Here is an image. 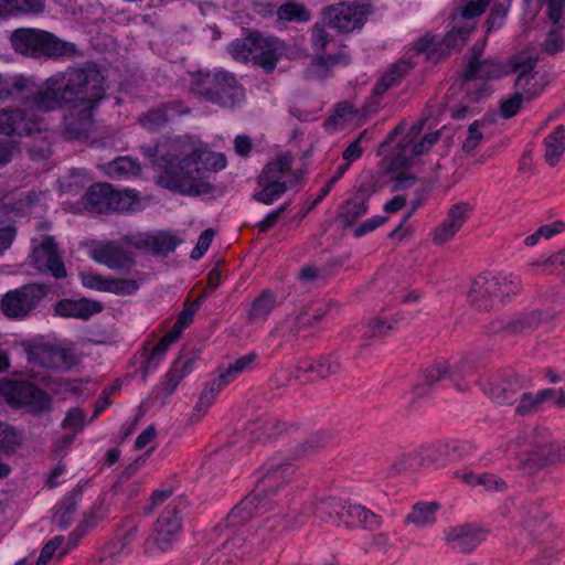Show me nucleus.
<instances>
[{"label":"nucleus","mask_w":565,"mask_h":565,"mask_svg":"<svg viewBox=\"0 0 565 565\" xmlns=\"http://www.w3.org/2000/svg\"><path fill=\"white\" fill-rule=\"evenodd\" d=\"M191 92L222 108L234 109L245 100L243 85L227 71L196 72L192 76Z\"/></svg>","instance_id":"7ed1b4c3"},{"label":"nucleus","mask_w":565,"mask_h":565,"mask_svg":"<svg viewBox=\"0 0 565 565\" xmlns=\"http://www.w3.org/2000/svg\"><path fill=\"white\" fill-rule=\"evenodd\" d=\"M462 480L469 484H480L487 490L504 491L507 489V483L503 480L487 473L479 477L473 473H465Z\"/></svg>","instance_id":"8fccbe9b"},{"label":"nucleus","mask_w":565,"mask_h":565,"mask_svg":"<svg viewBox=\"0 0 565 565\" xmlns=\"http://www.w3.org/2000/svg\"><path fill=\"white\" fill-rule=\"evenodd\" d=\"M168 120L167 110L164 108L151 109L140 116V124L148 129H157Z\"/></svg>","instance_id":"052dcab7"},{"label":"nucleus","mask_w":565,"mask_h":565,"mask_svg":"<svg viewBox=\"0 0 565 565\" xmlns=\"http://www.w3.org/2000/svg\"><path fill=\"white\" fill-rule=\"evenodd\" d=\"M39 122L26 117L20 108L0 109V134L9 137L29 136L39 131Z\"/></svg>","instance_id":"dca6fc26"},{"label":"nucleus","mask_w":565,"mask_h":565,"mask_svg":"<svg viewBox=\"0 0 565 565\" xmlns=\"http://www.w3.org/2000/svg\"><path fill=\"white\" fill-rule=\"evenodd\" d=\"M277 306V295L270 289H264L250 303L247 311V322H266Z\"/></svg>","instance_id":"a878e982"},{"label":"nucleus","mask_w":565,"mask_h":565,"mask_svg":"<svg viewBox=\"0 0 565 565\" xmlns=\"http://www.w3.org/2000/svg\"><path fill=\"white\" fill-rule=\"evenodd\" d=\"M563 25H554L547 32L541 47L548 55H555L564 50L565 41L562 35Z\"/></svg>","instance_id":"a18cd8bd"},{"label":"nucleus","mask_w":565,"mask_h":565,"mask_svg":"<svg viewBox=\"0 0 565 565\" xmlns=\"http://www.w3.org/2000/svg\"><path fill=\"white\" fill-rule=\"evenodd\" d=\"M62 99L66 100L71 109L78 107L95 108L105 96L104 76L95 64L84 67L68 68L56 73Z\"/></svg>","instance_id":"f03ea898"},{"label":"nucleus","mask_w":565,"mask_h":565,"mask_svg":"<svg viewBox=\"0 0 565 565\" xmlns=\"http://www.w3.org/2000/svg\"><path fill=\"white\" fill-rule=\"evenodd\" d=\"M350 57L343 52L329 55H316L312 60V65L317 67V76L323 78L328 75V70L337 64L348 65Z\"/></svg>","instance_id":"a19ab883"},{"label":"nucleus","mask_w":565,"mask_h":565,"mask_svg":"<svg viewBox=\"0 0 565 565\" xmlns=\"http://www.w3.org/2000/svg\"><path fill=\"white\" fill-rule=\"evenodd\" d=\"M264 491L255 490L242 499L227 514L226 526L235 527L246 524L252 520L258 510L265 508Z\"/></svg>","instance_id":"6ab92c4d"},{"label":"nucleus","mask_w":565,"mask_h":565,"mask_svg":"<svg viewBox=\"0 0 565 565\" xmlns=\"http://www.w3.org/2000/svg\"><path fill=\"white\" fill-rule=\"evenodd\" d=\"M94 108L78 107L72 109L64 118V134L70 140L86 136L90 126Z\"/></svg>","instance_id":"393cba45"},{"label":"nucleus","mask_w":565,"mask_h":565,"mask_svg":"<svg viewBox=\"0 0 565 565\" xmlns=\"http://www.w3.org/2000/svg\"><path fill=\"white\" fill-rule=\"evenodd\" d=\"M49 290L50 288L42 284H28L11 290L2 298V311L10 318H23L39 306Z\"/></svg>","instance_id":"9b49d317"},{"label":"nucleus","mask_w":565,"mask_h":565,"mask_svg":"<svg viewBox=\"0 0 565 565\" xmlns=\"http://www.w3.org/2000/svg\"><path fill=\"white\" fill-rule=\"evenodd\" d=\"M481 126H483V122L479 120H475L471 125H469L467 129V137L461 146V149L465 152L473 151L482 140L483 135L481 131Z\"/></svg>","instance_id":"bf43d9fd"},{"label":"nucleus","mask_w":565,"mask_h":565,"mask_svg":"<svg viewBox=\"0 0 565 565\" xmlns=\"http://www.w3.org/2000/svg\"><path fill=\"white\" fill-rule=\"evenodd\" d=\"M450 374V363L447 360H440L428 366L424 371V380L428 385H435Z\"/></svg>","instance_id":"6e6d98bb"},{"label":"nucleus","mask_w":565,"mask_h":565,"mask_svg":"<svg viewBox=\"0 0 565 565\" xmlns=\"http://www.w3.org/2000/svg\"><path fill=\"white\" fill-rule=\"evenodd\" d=\"M90 257L109 269L128 274L135 265L134 256L115 242L99 244L92 248Z\"/></svg>","instance_id":"4468645a"},{"label":"nucleus","mask_w":565,"mask_h":565,"mask_svg":"<svg viewBox=\"0 0 565 565\" xmlns=\"http://www.w3.org/2000/svg\"><path fill=\"white\" fill-rule=\"evenodd\" d=\"M103 305L99 301L89 299H63L55 306L56 315L66 318H77L82 320L89 319L93 315L99 313Z\"/></svg>","instance_id":"412c9836"},{"label":"nucleus","mask_w":565,"mask_h":565,"mask_svg":"<svg viewBox=\"0 0 565 565\" xmlns=\"http://www.w3.org/2000/svg\"><path fill=\"white\" fill-rule=\"evenodd\" d=\"M85 414L81 408H71L66 417L64 418L62 426L63 428H74L75 431L82 430L84 426Z\"/></svg>","instance_id":"774afa93"},{"label":"nucleus","mask_w":565,"mask_h":565,"mask_svg":"<svg viewBox=\"0 0 565 565\" xmlns=\"http://www.w3.org/2000/svg\"><path fill=\"white\" fill-rule=\"evenodd\" d=\"M263 36L257 32H250L247 36L234 40L230 46L228 52L236 61H253V55L259 47Z\"/></svg>","instance_id":"c85d7f7f"},{"label":"nucleus","mask_w":565,"mask_h":565,"mask_svg":"<svg viewBox=\"0 0 565 565\" xmlns=\"http://www.w3.org/2000/svg\"><path fill=\"white\" fill-rule=\"evenodd\" d=\"M140 170V166L130 157H118L106 166L109 177L137 175Z\"/></svg>","instance_id":"e433bc0d"},{"label":"nucleus","mask_w":565,"mask_h":565,"mask_svg":"<svg viewBox=\"0 0 565 565\" xmlns=\"http://www.w3.org/2000/svg\"><path fill=\"white\" fill-rule=\"evenodd\" d=\"M565 151V127L559 125L545 138V160L551 166H556Z\"/></svg>","instance_id":"c756f323"},{"label":"nucleus","mask_w":565,"mask_h":565,"mask_svg":"<svg viewBox=\"0 0 565 565\" xmlns=\"http://www.w3.org/2000/svg\"><path fill=\"white\" fill-rule=\"evenodd\" d=\"M523 99L520 95L514 93L509 98L504 99L500 104V113L504 118H511L515 116L521 108Z\"/></svg>","instance_id":"0e129e2a"},{"label":"nucleus","mask_w":565,"mask_h":565,"mask_svg":"<svg viewBox=\"0 0 565 565\" xmlns=\"http://www.w3.org/2000/svg\"><path fill=\"white\" fill-rule=\"evenodd\" d=\"M262 190L254 194V199L264 204H271L278 200L289 188L288 183H270L258 179Z\"/></svg>","instance_id":"c9c22d12"},{"label":"nucleus","mask_w":565,"mask_h":565,"mask_svg":"<svg viewBox=\"0 0 565 565\" xmlns=\"http://www.w3.org/2000/svg\"><path fill=\"white\" fill-rule=\"evenodd\" d=\"M0 393L13 407L26 406L33 412H41L49 409L51 405L50 396L26 381H2L0 382Z\"/></svg>","instance_id":"9d476101"},{"label":"nucleus","mask_w":565,"mask_h":565,"mask_svg":"<svg viewBox=\"0 0 565 565\" xmlns=\"http://www.w3.org/2000/svg\"><path fill=\"white\" fill-rule=\"evenodd\" d=\"M343 505L341 500L334 497L322 498L316 503L315 513L322 521H329L339 516Z\"/></svg>","instance_id":"37998d69"},{"label":"nucleus","mask_w":565,"mask_h":565,"mask_svg":"<svg viewBox=\"0 0 565 565\" xmlns=\"http://www.w3.org/2000/svg\"><path fill=\"white\" fill-rule=\"evenodd\" d=\"M340 370V361L333 355H323L321 356L316 364H311L307 371H311L317 373L321 379H326L335 374Z\"/></svg>","instance_id":"de8ad7c7"},{"label":"nucleus","mask_w":565,"mask_h":565,"mask_svg":"<svg viewBox=\"0 0 565 565\" xmlns=\"http://www.w3.org/2000/svg\"><path fill=\"white\" fill-rule=\"evenodd\" d=\"M198 358L199 354H193L191 356L181 354L173 361L170 370L164 376V383L161 388V393L164 398L171 396L175 392L180 382L190 374L191 365Z\"/></svg>","instance_id":"5701e85b"},{"label":"nucleus","mask_w":565,"mask_h":565,"mask_svg":"<svg viewBox=\"0 0 565 565\" xmlns=\"http://www.w3.org/2000/svg\"><path fill=\"white\" fill-rule=\"evenodd\" d=\"M260 429L267 438L271 439L281 436L294 437L298 433L299 427L296 424H288L281 420H271L262 424Z\"/></svg>","instance_id":"c03bdc74"},{"label":"nucleus","mask_w":565,"mask_h":565,"mask_svg":"<svg viewBox=\"0 0 565 565\" xmlns=\"http://www.w3.org/2000/svg\"><path fill=\"white\" fill-rule=\"evenodd\" d=\"M63 90H60V82L55 75L44 81L41 85L28 79V87L23 88L21 102L31 108L51 111L62 106H67L62 99Z\"/></svg>","instance_id":"f8f14e48"},{"label":"nucleus","mask_w":565,"mask_h":565,"mask_svg":"<svg viewBox=\"0 0 565 565\" xmlns=\"http://www.w3.org/2000/svg\"><path fill=\"white\" fill-rule=\"evenodd\" d=\"M257 52L253 55L254 65L271 73L282 55V43L278 39L263 38Z\"/></svg>","instance_id":"b1692460"},{"label":"nucleus","mask_w":565,"mask_h":565,"mask_svg":"<svg viewBox=\"0 0 565 565\" xmlns=\"http://www.w3.org/2000/svg\"><path fill=\"white\" fill-rule=\"evenodd\" d=\"M213 237L214 231L212 228L203 231L199 237L196 246L191 252V258L194 260L200 259L209 249Z\"/></svg>","instance_id":"338daca9"},{"label":"nucleus","mask_w":565,"mask_h":565,"mask_svg":"<svg viewBox=\"0 0 565 565\" xmlns=\"http://www.w3.org/2000/svg\"><path fill=\"white\" fill-rule=\"evenodd\" d=\"M374 192L375 188L372 183H362L354 196L341 205L337 221L341 222L344 228L352 226L367 212V201Z\"/></svg>","instance_id":"f3484780"},{"label":"nucleus","mask_w":565,"mask_h":565,"mask_svg":"<svg viewBox=\"0 0 565 565\" xmlns=\"http://www.w3.org/2000/svg\"><path fill=\"white\" fill-rule=\"evenodd\" d=\"M294 158L290 153H280L273 161L268 162L259 174L258 179L270 183H288L282 181L284 175L291 169Z\"/></svg>","instance_id":"cd10ccee"},{"label":"nucleus","mask_w":565,"mask_h":565,"mask_svg":"<svg viewBox=\"0 0 565 565\" xmlns=\"http://www.w3.org/2000/svg\"><path fill=\"white\" fill-rule=\"evenodd\" d=\"M138 289L139 284L137 280L128 278L108 279L106 285V292H111L119 296L132 295Z\"/></svg>","instance_id":"864d4df0"},{"label":"nucleus","mask_w":565,"mask_h":565,"mask_svg":"<svg viewBox=\"0 0 565 565\" xmlns=\"http://www.w3.org/2000/svg\"><path fill=\"white\" fill-rule=\"evenodd\" d=\"M327 439L328 435L324 431H313L294 447L292 455L295 458H301L315 454L323 447Z\"/></svg>","instance_id":"72a5a7b5"},{"label":"nucleus","mask_w":565,"mask_h":565,"mask_svg":"<svg viewBox=\"0 0 565 565\" xmlns=\"http://www.w3.org/2000/svg\"><path fill=\"white\" fill-rule=\"evenodd\" d=\"M533 329L529 313L516 319L510 320L504 324V333L509 335H519L526 330Z\"/></svg>","instance_id":"e2e57ef3"},{"label":"nucleus","mask_w":565,"mask_h":565,"mask_svg":"<svg viewBox=\"0 0 565 565\" xmlns=\"http://www.w3.org/2000/svg\"><path fill=\"white\" fill-rule=\"evenodd\" d=\"M215 396L212 395L207 390L203 388L201 392L199 399L193 407L190 417L189 423L190 424H196L199 423L207 413L209 408L213 405L215 402Z\"/></svg>","instance_id":"5fc2aeb1"},{"label":"nucleus","mask_w":565,"mask_h":565,"mask_svg":"<svg viewBox=\"0 0 565 565\" xmlns=\"http://www.w3.org/2000/svg\"><path fill=\"white\" fill-rule=\"evenodd\" d=\"M461 86L462 89L466 92L465 102L468 104H477L480 103L483 98L488 97L490 94L489 86L483 83H471V82H463L461 78Z\"/></svg>","instance_id":"3c124183"},{"label":"nucleus","mask_w":565,"mask_h":565,"mask_svg":"<svg viewBox=\"0 0 565 565\" xmlns=\"http://www.w3.org/2000/svg\"><path fill=\"white\" fill-rule=\"evenodd\" d=\"M28 87V78L23 76L6 77L0 74V99L4 100L12 96L21 100L23 88Z\"/></svg>","instance_id":"58836bf2"},{"label":"nucleus","mask_w":565,"mask_h":565,"mask_svg":"<svg viewBox=\"0 0 565 565\" xmlns=\"http://www.w3.org/2000/svg\"><path fill=\"white\" fill-rule=\"evenodd\" d=\"M178 534H179L178 531H170V530H166V529L154 527L153 529L154 544L160 551L167 552L171 548V545Z\"/></svg>","instance_id":"680f3d73"},{"label":"nucleus","mask_w":565,"mask_h":565,"mask_svg":"<svg viewBox=\"0 0 565 565\" xmlns=\"http://www.w3.org/2000/svg\"><path fill=\"white\" fill-rule=\"evenodd\" d=\"M139 201L136 190L117 191L108 183H94L83 196L84 206L98 213L135 211Z\"/></svg>","instance_id":"0eeeda50"},{"label":"nucleus","mask_w":565,"mask_h":565,"mask_svg":"<svg viewBox=\"0 0 565 565\" xmlns=\"http://www.w3.org/2000/svg\"><path fill=\"white\" fill-rule=\"evenodd\" d=\"M277 15L280 20L305 22L310 19L309 11L299 3L289 2L279 7Z\"/></svg>","instance_id":"09e8293b"},{"label":"nucleus","mask_w":565,"mask_h":565,"mask_svg":"<svg viewBox=\"0 0 565 565\" xmlns=\"http://www.w3.org/2000/svg\"><path fill=\"white\" fill-rule=\"evenodd\" d=\"M471 206L467 202H460L451 205L447 211V216L443 224L459 232L467 221Z\"/></svg>","instance_id":"79ce46f5"},{"label":"nucleus","mask_w":565,"mask_h":565,"mask_svg":"<svg viewBox=\"0 0 565 565\" xmlns=\"http://www.w3.org/2000/svg\"><path fill=\"white\" fill-rule=\"evenodd\" d=\"M11 45L17 53L30 57H63L75 52V45L60 40L51 32L40 29H17L10 36Z\"/></svg>","instance_id":"20e7f679"},{"label":"nucleus","mask_w":565,"mask_h":565,"mask_svg":"<svg viewBox=\"0 0 565 565\" xmlns=\"http://www.w3.org/2000/svg\"><path fill=\"white\" fill-rule=\"evenodd\" d=\"M356 111L350 103L343 102L337 105L334 113L326 121L328 128H335L339 125H343L348 121L349 117L354 115Z\"/></svg>","instance_id":"4d7b16f0"},{"label":"nucleus","mask_w":565,"mask_h":565,"mask_svg":"<svg viewBox=\"0 0 565 565\" xmlns=\"http://www.w3.org/2000/svg\"><path fill=\"white\" fill-rule=\"evenodd\" d=\"M486 531L470 524L451 527L446 536V543L457 542L463 552H472L486 537Z\"/></svg>","instance_id":"4be33fe9"},{"label":"nucleus","mask_w":565,"mask_h":565,"mask_svg":"<svg viewBox=\"0 0 565 565\" xmlns=\"http://www.w3.org/2000/svg\"><path fill=\"white\" fill-rule=\"evenodd\" d=\"M411 163L409 156L404 151L396 150L391 158L387 160L386 171L388 173L401 172L403 169L408 167Z\"/></svg>","instance_id":"69168bd1"},{"label":"nucleus","mask_w":565,"mask_h":565,"mask_svg":"<svg viewBox=\"0 0 565 565\" xmlns=\"http://www.w3.org/2000/svg\"><path fill=\"white\" fill-rule=\"evenodd\" d=\"M565 457V445L557 441L546 429L533 431L531 449L519 459V467L526 473H535L559 463Z\"/></svg>","instance_id":"423d86ee"},{"label":"nucleus","mask_w":565,"mask_h":565,"mask_svg":"<svg viewBox=\"0 0 565 565\" xmlns=\"http://www.w3.org/2000/svg\"><path fill=\"white\" fill-rule=\"evenodd\" d=\"M96 524L97 518L95 513L85 515L77 527L70 534L66 550L62 553V555L67 553L70 548L76 546L78 541Z\"/></svg>","instance_id":"603ef678"},{"label":"nucleus","mask_w":565,"mask_h":565,"mask_svg":"<svg viewBox=\"0 0 565 565\" xmlns=\"http://www.w3.org/2000/svg\"><path fill=\"white\" fill-rule=\"evenodd\" d=\"M164 174L160 175L159 183L167 189L183 194L199 195L210 192L212 186L205 181L209 174L222 170L226 164L223 153L207 150L201 142L192 143L189 151L178 162L161 159Z\"/></svg>","instance_id":"f257e3e1"},{"label":"nucleus","mask_w":565,"mask_h":565,"mask_svg":"<svg viewBox=\"0 0 565 565\" xmlns=\"http://www.w3.org/2000/svg\"><path fill=\"white\" fill-rule=\"evenodd\" d=\"M331 42L326 28L316 23L311 30V44L316 55H321L326 51L328 44Z\"/></svg>","instance_id":"13d9d810"},{"label":"nucleus","mask_w":565,"mask_h":565,"mask_svg":"<svg viewBox=\"0 0 565 565\" xmlns=\"http://www.w3.org/2000/svg\"><path fill=\"white\" fill-rule=\"evenodd\" d=\"M518 284L508 276L482 274L476 277L467 297L470 306L479 312H489L504 297L515 294Z\"/></svg>","instance_id":"39448f33"},{"label":"nucleus","mask_w":565,"mask_h":565,"mask_svg":"<svg viewBox=\"0 0 565 565\" xmlns=\"http://www.w3.org/2000/svg\"><path fill=\"white\" fill-rule=\"evenodd\" d=\"M124 242L138 249L152 252L154 255H167L173 252L180 241L172 234L159 233L157 235L139 234L137 236L126 235Z\"/></svg>","instance_id":"aec40b11"},{"label":"nucleus","mask_w":565,"mask_h":565,"mask_svg":"<svg viewBox=\"0 0 565 565\" xmlns=\"http://www.w3.org/2000/svg\"><path fill=\"white\" fill-rule=\"evenodd\" d=\"M372 12L373 8L369 0L343 1L322 9L328 25L341 33L361 29Z\"/></svg>","instance_id":"6e6552de"},{"label":"nucleus","mask_w":565,"mask_h":565,"mask_svg":"<svg viewBox=\"0 0 565 565\" xmlns=\"http://www.w3.org/2000/svg\"><path fill=\"white\" fill-rule=\"evenodd\" d=\"M43 9L44 0H0V17L40 13Z\"/></svg>","instance_id":"7c9ffc66"},{"label":"nucleus","mask_w":565,"mask_h":565,"mask_svg":"<svg viewBox=\"0 0 565 565\" xmlns=\"http://www.w3.org/2000/svg\"><path fill=\"white\" fill-rule=\"evenodd\" d=\"M345 513L349 519L365 530H376L382 524V518L379 514L360 504L349 505Z\"/></svg>","instance_id":"2f4dec72"},{"label":"nucleus","mask_w":565,"mask_h":565,"mask_svg":"<svg viewBox=\"0 0 565 565\" xmlns=\"http://www.w3.org/2000/svg\"><path fill=\"white\" fill-rule=\"evenodd\" d=\"M468 35L466 30H451L443 39L440 43H435L434 39L427 36L422 38L417 42L419 51L428 52V60L437 63L440 58L450 54V51L463 45Z\"/></svg>","instance_id":"a211bd4d"},{"label":"nucleus","mask_w":565,"mask_h":565,"mask_svg":"<svg viewBox=\"0 0 565 565\" xmlns=\"http://www.w3.org/2000/svg\"><path fill=\"white\" fill-rule=\"evenodd\" d=\"M553 394L554 393L552 390H542L535 395L532 393H524L522 394L520 402L515 407V413L520 416L532 414L537 411L545 401L551 398Z\"/></svg>","instance_id":"473e14b6"},{"label":"nucleus","mask_w":565,"mask_h":565,"mask_svg":"<svg viewBox=\"0 0 565 565\" xmlns=\"http://www.w3.org/2000/svg\"><path fill=\"white\" fill-rule=\"evenodd\" d=\"M32 263L40 271H49L56 279L65 278L67 273L61 253L53 236L46 235L32 252Z\"/></svg>","instance_id":"ddd939ff"},{"label":"nucleus","mask_w":565,"mask_h":565,"mask_svg":"<svg viewBox=\"0 0 565 565\" xmlns=\"http://www.w3.org/2000/svg\"><path fill=\"white\" fill-rule=\"evenodd\" d=\"M440 509V504L436 501H422L413 505L412 511L406 515L405 523L413 524L417 527H424L435 524L436 512Z\"/></svg>","instance_id":"bb28decb"},{"label":"nucleus","mask_w":565,"mask_h":565,"mask_svg":"<svg viewBox=\"0 0 565 565\" xmlns=\"http://www.w3.org/2000/svg\"><path fill=\"white\" fill-rule=\"evenodd\" d=\"M511 73L510 60L504 65L495 60L479 58V54L472 55L463 65L461 78L463 82L480 79H498Z\"/></svg>","instance_id":"2eb2a0df"},{"label":"nucleus","mask_w":565,"mask_h":565,"mask_svg":"<svg viewBox=\"0 0 565 565\" xmlns=\"http://www.w3.org/2000/svg\"><path fill=\"white\" fill-rule=\"evenodd\" d=\"M539 62V55L519 52L510 57L511 73L516 74L514 86L516 94L525 102L537 97L544 89L545 83L537 79V72L534 71Z\"/></svg>","instance_id":"1a4fd4ad"},{"label":"nucleus","mask_w":565,"mask_h":565,"mask_svg":"<svg viewBox=\"0 0 565 565\" xmlns=\"http://www.w3.org/2000/svg\"><path fill=\"white\" fill-rule=\"evenodd\" d=\"M81 494V489H74L61 502L60 509L55 515L57 525L61 529H66L72 523V516L76 511L77 499Z\"/></svg>","instance_id":"f704fd0d"},{"label":"nucleus","mask_w":565,"mask_h":565,"mask_svg":"<svg viewBox=\"0 0 565 565\" xmlns=\"http://www.w3.org/2000/svg\"><path fill=\"white\" fill-rule=\"evenodd\" d=\"M154 527L180 532L182 529V520L178 508L175 505H168L161 512L154 524Z\"/></svg>","instance_id":"49530a36"},{"label":"nucleus","mask_w":565,"mask_h":565,"mask_svg":"<svg viewBox=\"0 0 565 565\" xmlns=\"http://www.w3.org/2000/svg\"><path fill=\"white\" fill-rule=\"evenodd\" d=\"M171 343L172 342L170 341V339H167L163 335L160 339V341L152 348L151 352L146 358L145 363L140 367V373L142 375L143 381L147 380L149 372L158 366L160 360L166 354Z\"/></svg>","instance_id":"ea45409f"},{"label":"nucleus","mask_w":565,"mask_h":565,"mask_svg":"<svg viewBox=\"0 0 565 565\" xmlns=\"http://www.w3.org/2000/svg\"><path fill=\"white\" fill-rule=\"evenodd\" d=\"M41 363L46 367H61L67 365L70 352L54 345H43L39 352Z\"/></svg>","instance_id":"4c0bfd02"}]
</instances>
